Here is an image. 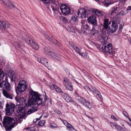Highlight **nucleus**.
I'll use <instances>...</instances> for the list:
<instances>
[{
	"label": "nucleus",
	"mask_w": 131,
	"mask_h": 131,
	"mask_svg": "<svg viewBox=\"0 0 131 131\" xmlns=\"http://www.w3.org/2000/svg\"><path fill=\"white\" fill-rule=\"evenodd\" d=\"M97 39L103 44L97 47V48L101 51L108 53L111 54L114 53L112 45L106 42L107 38L105 35L102 33L98 36Z\"/></svg>",
	"instance_id": "nucleus-1"
},
{
	"label": "nucleus",
	"mask_w": 131,
	"mask_h": 131,
	"mask_svg": "<svg viewBox=\"0 0 131 131\" xmlns=\"http://www.w3.org/2000/svg\"><path fill=\"white\" fill-rule=\"evenodd\" d=\"M3 124L4 127H10L12 125L15 127L17 125L13 118L7 116L4 117Z\"/></svg>",
	"instance_id": "nucleus-2"
},
{
	"label": "nucleus",
	"mask_w": 131,
	"mask_h": 131,
	"mask_svg": "<svg viewBox=\"0 0 131 131\" xmlns=\"http://www.w3.org/2000/svg\"><path fill=\"white\" fill-rule=\"evenodd\" d=\"M29 94L31 96V99L34 100L35 101V103L37 105H41L43 102L41 99V96L36 92L34 91H30L29 92Z\"/></svg>",
	"instance_id": "nucleus-3"
},
{
	"label": "nucleus",
	"mask_w": 131,
	"mask_h": 131,
	"mask_svg": "<svg viewBox=\"0 0 131 131\" xmlns=\"http://www.w3.org/2000/svg\"><path fill=\"white\" fill-rule=\"evenodd\" d=\"M5 106V111L6 115H9L14 112L15 107L14 104L12 103H7Z\"/></svg>",
	"instance_id": "nucleus-4"
},
{
	"label": "nucleus",
	"mask_w": 131,
	"mask_h": 131,
	"mask_svg": "<svg viewBox=\"0 0 131 131\" xmlns=\"http://www.w3.org/2000/svg\"><path fill=\"white\" fill-rule=\"evenodd\" d=\"M57 2L58 3V5L59 6V7H58V10H53H53V11H58L59 10V8L60 7V9L63 14L67 15L69 14L71 12L70 8L69 7L66 6L65 5L61 4L59 3L58 2V0Z\"/></svg>",
	"instance_id": "nucleus-5"
},
{
	"label": "nucleus",
	"mask_w": 131,
	"mask_h": 131,
	"mask_svg": "<svg viewBox=\"0 0 131 131\" xmlns=\"http://www.w3.org/2000/svg\"><path fill=\"white\" fill-rule=\"evenodd\" d=\"M44 3L48 4L49 3V0H41ZM51 2V6L53 10H58V7L59 6L58 5V3L57 2V0H50Z\"/></svg>",
	"instance_id": "nucleus-6"
},
{
	"label": "nucleus",
	"mask_w": 131,
	"mask_h": 131,
	"mask_svg": "<svg viewBox=\"0 0 131 131\" xmlns=\"http://www.w3.org/2000/svg\"><path fill=\"white\" fill-rule=\"evenodd\" d=\"M44 52L45 54L50 56L54 59H56L58 60H59L60 59V56L57 54L54 53L53 52L48 51L46 48H44Z\"/></svg>",
	"instance_id": "nucleus-7"
},
{
	"label": "nucleus",
	"mask_w": 131,
	"mask_h": 131,
	"mask_svg": "<svg viewBox=\"0 0 131 131\" xmlns=\"http://www.w3.org/2000/svg\"><path fill=\"white\" fill-rule=\"evenodd\" d=\"M44 37L51 43L55 45L56 46H58L60 44V43L58 42L57 40L53 39L52 37L49 36L47 32H44Z\"/></svg>",
	"instance_id": "nucleus-8"
},
{
	"label": "nucleus",
	"mask_w": 131,
	"mask_h": 131,
	"mask_svg": "<svg viewBox=\"0 0 131 131\" xmlns=\"http://www.w3.org/2000/svg\"><path fill=\"white\" fill-rule=\"evenodd\" d=\"M27 87L26 82L24 80L20 81L16 88V90H25Z\"/></svg>",
	"instance_id": "nucleus-9"
},
{
	"label": "nucleus",
	"mask_w": 131,
	"mask_h": 131,
	"mask_svg": "<svg viewBox=\"0 0 131 131\" xmlns=\"http://www.w3.org/2000/svg\"><path fill=\"white\" fill-rule=\"evenodd\" d=\"M63 84L69 90H72L73 89V86L70 81L67 78H64Z\"/></svg>",
	"instance_id": "nucleus-10"
},
{
	"label": "nucleus",
	"mask_w": 131,
	"mask_h": 131,
	"mask_svg": "<svg viewBox=\"0 0 131 131\" xmlns=\"http://www.w3.org/2000/svg\"><path fill=\"white\" fill-rule=\"evenodd\" d=\"M78 16L82 18H84L87 15L86 10L84 9L80 8L79 9L78 12H76Z\"/></svg>",
	"instance_id": "nucleus-11"
},
{
	"label": "nucleus",
	"mask_w": 131,
	"mask_h": 131,
	"mask_svg": "<svg viewBox=\"0 0 131 131\" xmlns=\"http://www.w3.org/2000/svg\"><path fill=\"white\" fill-rule=\"evenodd\" d=\"M2 81L0 83V88L3 89L2 90H10L11 87L8 82Z\"/></svg>",
	"instance_id": "nucleus-12"
},
{
	"label": "nucleus",
	"mask_w": 131,
	"mask_h": 131,
	"mask_svg": "<svg viewBox=\"0 0 131 131\" xmlns=\"http://www.w3.org/2000/svg\"><path fill=\"white\" fill-rule=\"evenodd\" d=\"M117 27L118 25L117 22L115 21H113L112 22L111 27L109 28L108 31L111 32H114L116 31Z\"/></svg>",
	"instance_id": "nucleus-13"
},
{
	"label": "nucleus",
	"mask_w": 131,
	"mask_h": 131,
	"mask_svg": "<svg viewBox=\"0 0 131 131\" xmlns=\"http://www.w3.org/2000/svg\"><path fill=\"white\" fill-rule=\"evenodd\" d=\"M10 25L7 22L4 21H0V29H8L10 27Z\"/></svg>",
	"instance_id": "nucleus-14"
},
{
	"label": "nucleus",
	"mask_w": 131,
	"mask_h": 131,
	"mask_svg": "<svg viewBox=\"0 0 131 131\" xmlns=\"http://www.w3.org/2000/svg\"><path fill=\"white\" fill-rule=\"evenodd\" d=\"M3 3L9 9H12L14 8V6L11 3L10 0H1Z\"/></svg>",
	"instance_id": "nucleus-15"
},
{
	"label": "nucleus",
	"mask_w": 131,
	"mask_h": 131,
	"mask_svg": "<svg viewBox=\"0 0 131 131\" xmlns=\"http://www.w3.org/2000/svg\"><path fill=\"white\" fill-rule=\"evenodd\" d=\"M89 23L94 26H96L97 25V20L96 17L94 15H92L88 19Z\"/></svg>",
	"instance_id": "nucleus-16"
},
{
	"label": "nucleus",
	"mask_w": 131,
	"mask_h": 131,
	"mask_svg": "<svg viewBox=\"0 0 131 131\" xmlns=\"http://www.w3.org/2000/svg\"><path fill=\"white\" fill-rule=\"evenodd\" d=\"M26 100H24L23 101V103L26 106L28 107L33 105L35 104V103H35V101L31 99L29 100L27 103H26Z\"/></svg>",
	"instance_id": "nucleus-17"
},
{
	"label": "nucleus",
	"mask_w": 131,
	"mask_h": 131,
	"mask_svg": "<svg viewBox=\"0 0 131 131\" xmlns=\"http://www.w3.org/2000/svg\"><path fill=\"white\" fill-rule=\"evenodd\" d=\"M90 10L91 13L96 16L100 17L102 16V12L97 9L94 8H91Z\"/></svg>",
	"instance_id": "nucleus-18"
},
{
	"label": "nucleus",
	"mask_w": 131,
	"mask_h": 131,
	"mask_svg": "<svg viewBox=\"0 0 131 131\" xmlns=\"http://www.w3.org/2000/svg\"><path fill=\"white\" fill-rule=\"evenodd\" d=\"M18 116L21 115L24 116L25 115V110L23 107H19L16 111Z\"/></svg>",
	"instance_id": "nucleus-19"
},
{
	"label": "nucleus",
	"mask_w": 131,
	"mask_h": 131,
	"mask_svg": "<svg viewBox=\"0 0 131 131\" xmlns=\"http://www.w3.org/2000/svg\"><path fill=\"white\" fill-rule=\"evenodd\" d=\"M15 79V75L14 74V72L13 71L12 72L10 73L9 76H6L5 80L3 81H4V82H8V80L10 79L11 81L13 82Z\"/></svg>",
	"instance_id": "nucleus-20"
},
{
	"label": "nucleus",
	"mask_w": 131,
	"mask_h": 131,
	"mask_svg": "<svg viewBox=\"0 0 131 131\" xmlns=\"http://www.w3.org/2000/svg\"><path fill=\"white\" fill-rule=\"evenodd\" d=\"M10 91H2L4 95L6 98L10 99H13V95L9 92Z\"/></svg>",
	"instance_id": "nucleus-21"
},
{
	"label": "nucleus",
	"mask_w": 131,
	"mask_h": 131,
	"mask_svg": "<svg viewBox=\"0 0 131 131\" xmlns=\"http://www.w3.org/2000/svg\"><path fill=\"white\" fill-rule=\"evenodd\" d=\"M69 44L73 49L75 50L77 53L79 55H81V50H80V49L77 47L76 45L74 43L71 42H70Z\"/></svg>",
	"instance_id": "nucleus-22"
},
{
	"label": "nucleus",
	"mask_w": 131,
	"mask_h": 131,
	"mask_svg": "<svg viewBox=\"0 0 131 131\" xmlns=\"http://www.w3.org/2000/svg\"><path fill=\"white\" fill-rule=\"evenodd\" d=\"M109 19H105L104 21L103 28L105 31H107L109 27L108 25L111 24V21H108Z\"/></svg>",
	"instance_id": "nucleus-23"
},
{
	"label": "nucleus",
	"mask_w": 131,
	"mask_h": 131,
	"mask_svg": "<svg viewBox=\"0 0 131 131\" xmlns=\"http://www.w3.org/2000/svg\"><path fill=\"white\" fill-rule=\"evenodd\" d=\"M118 8V7L115 6L112 7L110 11V14L111 15L113 16L118 11V10H117Z\"/></svg>",
	"instance_id": "nucleus-24"
},
{
	"label": "nucleus",
	"mask_w": 131,
	"mask_h": 131,
	"mask_svg": "<svg viewBox=\"0 0 131 131\" xmlns=\"http://www.w3.org/2000/svg\"><path fill=\"white\" fill-rule=\"evenodd\" d=\"M76 12H78L75 11V12L73 13L72 16L70 20V22H73V21H75L77 20H78V18L79 17L78 16V15L76 13Z\"/></svg>",
	"instance_id": "nucleus-25"
},
{
	"label": "nucleus",
	"mask_w": 131,
	"mask_h": 131,
	"mask_svg": "<svg viewBox=\"0 0 131 131\" xmlns=\"http://www.w3.org/2000/svg\"><path fill=\"white\" fill-rule=\"evenodd\" d=\"M112 126L114 127H115V129L119 131H125L124 129L122 128V127H121L119 125H118L115 123H113L111 125Z\"/></svg>",
	"instance_id": "nucleus-26"
},
{
	"label": "nucleus",
	"mask_w": 131,
	"mask_h": 131,
	"mask_svg": "<svg viewBox=\"0 0 131 131\" xmlns=\"http://www.w3.org/2000/svg\"><path fill=\"white\" fill-rule=\"evenodd\" d=\"M38 107L36 106H32L30 109L28 110L27 112L28 114H30L32 113L35 112L37 111Z\"/></svg>",
	"instance_id": "nucleus-27"
},
{
	"label": "nucleus",
	"mask_w": 131,
	"mask_h": 131,
	"mask_svg": "<svg viewBox=\"0 0 131 131\" xmlns=\"http://www.w3.org/2000/svg\"><path fill=\"white\" fill-rule=\"evenodd\" d=\"M96 94V96L98 100L100 101L102 100V98L100 93L99 91H93Z\"/></svg>",
	"instance_id": "nucleus-28"
},
{
	"label": "nucleus",
	"mask_w": 131,
	"mask_h": 131,
	"mask_svg": "<svg viewBox=\"0 0 131 131\" xmlns=\"http://www.w3.org/2000/svg\"><path fill=\"white\" fill-rule=\"evenodd\" d=\"M30 46L34 49L36 50H38L39 48V47L38 45L34 42L31 43Z\"/></svg>",
	"instance_id": "nucleus-29"
},
{
	"label": "nucleus",
	"mask_w": 131,
	"mask_h": 131,
	"mask_svg": "<svg viewBox=\"0 0 131 131\" xmlns=\"http://www.w3.org/2000/svg\"><path fill=\"white\" fill-rule=\"evenodd\" d=\"M85 99L83 97L80 96V97H77L76 99V100L79 103L83 104L85 101Z\"/></svg>",
	"instance_id": "nucleus-30"
},
{
	"label": "nucleus",
	"mask_w": 131,
	"mask_h": 131,
	"mask_svg": "<svg viewBox=\"0 0 131 131\" xmlns=\"http://www.w3.org/2000/svg\"><path fill=\"white\" fill-rule=\"evenodd\" d=\"M83 105L89 108H92L90 103L88 101H87L86 99H85V101H84Z\"/></svg>",
	"instance_id": "nucleus-31"
},
{
	"label": "nucleus",
	"mask_w": 131,
	"mask_h": 131,
	"mask_svg": "<svg viewBox=\"0 0 131 131\" xmlns=\"http://www.w3.org/2000/svg\"><path fill=\"white\" fill-rule=\"evenodd\" d=\"M5 76V74L3 70L0 68V82L3 80Z\"/></svg>",
	"instance_id": "nucleus-32"
},
{
	"label": "nucleus",
	"mask_w": 131,
	"mask_h": 131,
	"mask_svg": "<svg viewBox=\"0 0 131 131\" xmlns=\"http://www.w3.org/2000/svg\"><path fill=\"white\" fill-rule=\"evenodd\" d=\"M60 19L62 21L65 23H68V20L67 18L63 16L60 17Z\"/></svg>",
	"instance_id": "nucleus-33"
},
{
	"label": "nucleus",
	"mask_w": 131,
	"mask_h": 131,
	"mask_svg": "<svg viewBox=\"0 0 131 131\" xmlns=\"http://www.w3.org/2000/svg\"><path fill=\"white\" fill-rule=\"evenodd\" d=\"M49 87L51 89L52 88L53 89H57V90H59L60 88L57 85H54L52 84H51L49 86Z\"/></svg>",
	"instance_id": "nucleus-34"
},
{
	"label": "nucleus",
	"mask_w": 131,
	"mask_h": 131,
	"mask_svg": "<svg viewBox=\"0 0 131 131\" xmlns=\"http://www.w3.org/2000/svg\"><path fill=\"white\" fill-rule=\"evenodd\" d=\"M25 41L30 46V45L31 44V43L33 42L32 40L29 37H28L27 38H26Z\"/></svg>",
	"instance_id": "nucleus-35"
},
{
	"label": "nucleus",
	"mask_w": 131,
	"mask_h": 131,
	"mask_svg": "<svg viewBox=\"0 0 131 131\" xmlns=\"http://www.w3.org/2000/svg\"><path fill=\"white\" fill-rule=\"evenodd\" d=\"M81 29L83 30L84 32V31L88 30L90 29V27L88 25L85 24L82 26Z\"/></svg>",
	"instance_id": "nucleus-36"
},
{
	"label": "nucleus",
	"mask_w": 131,
	"mask_h": 131,
	"mask_svg": "<svg viewBox=\"0 0 131 131\" xmlns=\"http://www.w3.org/2000/svg\"><path fill=\"white\" fill-rule=\"evenodd\" d=\"M98 31H97L95 30V29L93 28L91 31V34L92 36H96L98 34Z\"/></svg>",
	"instance_id": "nucleus-37"
},
{
	"label": "nucleus",
	"mask_w": 131,
	"mask_h": 131,
	"mask_svg": "<svg viewBox=\"0 0 131 131\" xmlns=\"http://www.w3.org/2000/svg\"><path fill=\"white\" fill-rule=\"evenodd\" d=\"M56 91L58 93H60L62 97H63L64 99H65L68 95L66 94L63 92L62 91Z\"/></svg>",
	"instance_id": "nucleus-38"
},
{
	"label": "nucleus",
	"mask_w": 131,
	"mask_h": 131,
	"mask_svg": "<svg viewBox=\"0 0 131 131\" xmlns=\"http://www.w3.org/2000/svg\"><path fill=\"white\" fill-rule=\"evenodd\" d=\"M48 61L47 59L44 58L43 59L41 63L45 65V66L47 67L48 66Z\"/></svg>",
	"instance_id": "nucleus-39"
},
{
	"label": "nucleus",
	"mask_w": 131,
	"mask_h": 131,
	"mask_svg": "<svg viewBox=\"0 0 131 131\" xmlns=\"http://www.w3.org/2000/svg\"><path fill=\"white\" fill-rule=\"evenodd\" d=\"M64 99L67 102H71L72 100L71 97L68 95H67Z\"/></svg>",
	"instance_id": "nucleus-40"
},
{
	"label": "nucleus",
	"mask_w": 131,
	"mask_h": 131,
	"mask_svg": "<svg viewBox=\"0 0 131 131\" xmlns=\"http://www.w3.org/2000/svg\"><path fill=\"white\" fill-rule=\"evenodd\" d=\"M67 29L68 31L71 32H73L74 30V28L70 26L68 27Z\"/></svg>",
	"instance_id": "nucleus-41"
},
{
	"label": "nucleus",
	"mask_w": 131,
	"mask_h": 131,
	"mask_svg": "<svg viewBox=\"0 0 131 131\" xmlns=\"http://www.w3.org/2000/svg\"><path fill=\"white\" fill-rule=\"evenodd\" d=\"M4 127L5 128L6 131H11V130L14 127H13V126L12 125L10 127Z\"/></svg>",
	"instance_id": "nucleus-42"
},
{
	"label": "nucleus",
	"mask_w": 131,
	"mask_h": 131,
	"mask_svg": "<svg viewBox=\"0 0 131 131\" xmlns=\"http://www.w3.org/2000/svg\"><path fill=\"white\" fill-rule=\"evenodd\" d=\"M25 91H16L17 95H21L22 93L24 92Z\"/></svg>",
	"instance_id": "nucleus-43"
},
{
	"label": "nucleus",
	"mask_w": 131,
	"mask_h": 131,
	"mask_svg": "<svg viewBox=\"0 0 131 131\" xmlns=\"http://www.w3.org/2000/svg\"><path fill=\"white\" fill-rule=\"evenodd\" d=\"M44 121L43 120L40 121L39 122L38 125L40 126H42L44 124Z\"/></svg>",
	"instance_id": "nucleus-44"
},
{
	"label": "nucleus",
	"mask_w": 131,
	"mask_h": 131,
	"mask_svg": "<svg viewBox=\"0 0 131 131\" xmlns=\"http://www.w3.org/2000/svg\"><path fill=\"white\" fill-rule=\"evenodd\" d=\"M74 96L75 97V99L76 100L77 98V97H80V96L75 91V92L74 94Z\"/></svg>",
	"instance_id": "nucleus-45"
},
{
	"label": "nucleus",
	"mask_w": 131,
	"mask_h": 131,
	"mask_svg": "<svg viewBox=\"0 0 131 131\" xmlns=\"http://www.w3.org/2000/svg\"><path fill=\"white\" fill-rule=\"evenodd\" d=\"M71 102H72V104L74 106L78 107V104L72 100Z\"/></svg>",
	"instance_id": "nucleus-46"
},
{
	"label": "nucleus",
	"mask_w": 131,
	"mask_h": 131,
	"mask_svg": "<svg viewBox=\"0 0 131 131\" xmlns=\"http://www.w3.org/2000/svg\"><path fill=\"white\" fill-rule=\"evenodd\" d=\"M41 99L42 100V103L41 104V105L43 104V103H44L46 102L47 100L48 99H47L46 97V96L45 97H44V100L43 101V98H41Z\"/></svg>",
	"instance_id": "nucleus-47"
},
{
	"label": "nucleus",
	"mask_w": 131,
	"mask_h": 131,
	"mask_svg": "<svg viewBox=\"0 0 131 131\" xmlns=\"http://www.w3.org/2000/svg\"><path fill=\"white\" fill-rule=\"evenodd\" d=\"M44 59V58H43L38 57L37 59V61L39 63H41L42 61Z\"/></svg>",
	"instance_id": "nucleus-48"
},
{
	"label": "nucleus",
	"mask_w": 131,
	"mask_h": 131,
	"mask_svg": "<svg viewBox=\"0 0 131 131\" xmlns=\"http://www.w3.org/2000/svg\"><path fill=\"white\" fill-rule=\"evenodd\" d=\"M67 125H68L67 126V129L68 130H70L71 128V127H72V126L69 123Z\"/></svg>",
	"instance_id": "nucleus-49"
},
{
	"label": "nucleus",
	"mask_w": 131,
	"mask_h": 131,
	"mask_svg": "<svg viewBox=\"0 0 131 131\" xmlns=\"http://www.w3.org/2000/svg\"><path fill=\"white\" fill-rule=\"evenodd\" d=\"M50 124L51 126L53 128H55L57 127V125L55 123H51Z\"/></svg>",
	"instance_id": "nucleus-50"
},
{
	"label": "nucleus",
	"mask_w": 131,
	"mask_h": 131,
	"mask_svg": "<svg viewBox=\"0 0 131 131\" xmlns=\"http://www.w3.org/2000/svg\"><path fill=\"white\" fill-rule=\"evenodd\" d=\"M118 14H119V16L120 15H122L123 16L125 14H124V12L123 11H121L119 13H118Z\"/></svg>",
	"instance_id": "nucleus-51"
},
{
	"label": "nucleus",
	"mask_w": 131,
	"mask_h": 131,
	"mask_svg": "<svg viewBox=\"0 0 131 131\" xmlns=\"http://www.w3.org/2000/svg\"><path fill=\"white\" fill-rule=\"evenodd\" d=\"M124 26V24H119V30H121V31L122 30V28Z\"/></svg>",
	"instance_id": "nucleus-52"
},
{
	"label": "nucleus",
	"mask_w": 131,
	"mask_h": 131,
	"mask_svg": "<svg viewBox=\"0 0 131 131\" xmlns=\"http://www.w3.org/2000/svg\"><path fill=\"white\" fill-rule=\"evenodd\" d=\"M123 114L126 117L128 116V114L126 112V111H124L123 112Z\"/></svg>",
	"instance_id": "nucleus-53"
},
{
	"label": "nucleus",
	"mask_w": 131,
	"mask_h": 131,
	"mask_svg": "<svg viewBox=\"0 0 131 131\" xmlns=\"http://www.w3.org/2000/svg\"><path fill=\"white\" fill-rule=\"evenodd\" d=\"M35 128L34 127H30L29 128V130L30 131H34L35 130Z\"/></svg>",
	"instance_id": "nucleus-54"
},
{
	"label": "nucleus",
	"mask_w": 131,
	"mask_h": 131,
	"mask_svg": "<svg viewBox=\"0 0 131 131\" xmlns=\"http://www.w3.org/2000/svg\"><path fill=\"white\" fill-rule=\"evenodd\" d=\"M89 89L90 90H95L96 88L94 87L90 86L89 88Z\"/></svg>",
	"instance_id": "nucleus-55"
},
{
	"label": "nucleus",
	"mask_w": 131,
	"mask_h": 131,
	"mask_svg": "<svg viewBox=\"0 0 131 131\" xmlns=\"http://www.w3.org/2000/svg\"><path fill=\"white\" fill-rule=\"evenodd\" d=\"M80 55L83 57H86L87 56L86 53H83L82 54L81 53V55Z\"/></svg>",
	"instance_id": "nucleus-56"
},
{
	"label": "nucleus",
	"mask_w": 131,
	"mask_h": 131,
	"mask_svg": "<svg viewBox=\"0 0 131 131\" xmlns=\"http://www.w3.org/2000/svg\"><path fill=\"white\" fill-rule=\"evenodd\" d=\"M63 124L65 125H67V124H68V123L65 120H63Z\"/></svg>",
	"instance_id": "nucleus-57"
},
{
	"label": "nucleus",
	"mask_w": 131,
	"mask_h": 131,
	"mask_svg": "<svg viewBox=\"0 0 131 131\" xmlns=\"http://www.w3.org/2000/svg\"><path fill=\"white\" fill-rule=\"evenodd\" d=\"M56 113L58 114H61V112L59 110H57L56 111Z\"/></svg>",
	"instance_id": "nucleus-58"
},
{
	"label": "nucleus",
	"mask_w": 131,
	"mask_h": 131,
	"mask_svg": "<svg viewBox=\"0 0 131 131\" xmlns=\"http://www.w3.org/2000/svg\"><path fill=\"white\" fill-rule=\"evenodd\" d=\"M15 99L16 100L17 102H20V100L19 99V98H18L17 96H16L15 97Z\"/></svg>",
	"instance_id": "nucleus-59"
},
{
	"label": "nucleus",
	"mask_w": 131,
	"mask_h": 131,
	"mask_svg": "<svg viewBox=\"0 0 131 131\" xmlns=\"http://www.w3.org/2000/svg\"><path fill=\"white\" fill-rule=\"evenodd\" d=\"M111 118L114 121H116L117 120L116 118L113 115H112L111 116Z\"/></svg>",
	"instance_id": "nucleus-60"
},
{
	"label": "nucleus",
	"mask_w": 131,
	"mask_h": 131,
	"mask_svg": "<svg viewBox=\"0 0 131 131\" xmlns=\"http://www.w3.org/2000/svg\"><path fill=\"white\" fill-rule=\"evenodd\" d=\"M119 14H118V13L115 16V18L117 19L119 17Z\"/></svg>",
	"instance_id": "nucleus-61"
},
{
	"label": "nucleus",
	"mask_w": 131,
	"mask_h": 131,
	"mask_svg": "<svg viewBox=\"0 0 131 131\" xmlns=\"http://www.w3.org/2000/svg\"><path fill=\"white\" fill-rule=\"evenodd\" d=\"M65 71H66L67 74H68V75L70 74V72L67 69H66L65 70Z\"/></svg>",
	"instance_id": "nucleus-62"
},
{
	"label": "nucleus",
	"mask_w": 131,
	"mask_h": 131,
	"mask_svg": "<svg viewBox=\"0 0 131 131\" xmlns=\"http://www.w3.org/2000/svg\"><path fill=\"white\" fill-rule=\"evenodd\" d=\"M2 104L0 101V109L1 108H3L2 106Z\"/></svg>",
	"instance_id": "nucleus-63"
},
{
	"label": "nucleus",
	"mask_w": 131,
	"mask_h": 131,
	"mask_svg": "<svg viewBox=\"0 0 131 131\" xmlns=\"http://www.w3.org/2000/svg\"><path fill=\"white\" fill-rule=\"evenodd\" d=\"M41 117H42V116H41L39 118H36V119L37 120V121L40 119Z\"/></svg>",
	"instance_id": "nucleus-64"
}]
</instances>
